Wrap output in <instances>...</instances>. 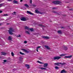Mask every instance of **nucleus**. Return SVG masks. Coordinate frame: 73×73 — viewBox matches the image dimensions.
I'll list each match as a JSON object with an SVG mask.
<instances>
[{
  "label": "nucleus",
  "instance_id": "obj_1",
  "mask_svg": "<svg viewBox=\"0 0 73 73\" xmlns=\"http://www.w3.org/2000/svg\"><path fill=\"white\" fill-rule=\"evenodd\" d=\"M9 34L10 35H13V32H14V30L12 28H10L9 29V30L8 31Z\"/></svg>",
  "mask_w": 73,
  "mask_h": 73
},
{
  "label": "nucleus",
  "instance_id": "obj_2",
  "mask_svg": "<svg viewBox=\"0 0 73 73\" xmlns=\"http://www.w3.org/2000/svg\"><path fill=\"white\" fill-rule=\"evenodd\" d=\"M52 3L53 4H54L57 5L58 4H60L61 3V2L59 1H54Z\"/></svg>",
  "mask_w": 73,
  "mask_h": 73
},
{
  "label": "nucleus",
  "instance_id": "obj_3",
  "mask_svg": "<svg viewBox=\"0 0 73 73\" xmlns=\"http://www.w3.org/2000/svg\"><path fill=\"white\" fill-rule=\"evenodd\" d=\"M61 58V57L60 56H55L54 58L53 59L54 60H59V59H60Z\"/></svg>",
  "mask_w": 73,
  "mask_h": 73
},
{
  "label": "nucleus",
  "instance_id": "obj_4",
  "mask_svg": "<svg viewBox=\"0 0 73 73\" xmlns=\"http://www.w3.org/2000/svg\"><path fill=\"white\" fill-rule=\"evenodd\" d=\"M21 21H25L27 20V19L26 18L24 17H22L21 18Z\"/></svg>",
  "mask_w": 73,
  "mask_h": 73
},
{
  "label": "nucleus",
  "instance_id": "obj_5",
  "mask_svg": "<svg viewBox=\"0 0 73 73\" xmlns=\"http://www.w3.org/2000/svg\"><path fill=\"white\" fill-rule=\"evenodd\" d=\"M54 64L55 65H56L57 66H60V65H61V62H57V63H54Z\"/></svg>",
  "mask_w": 73,
  "mask_h": 73
},
{
  "label": "nucleus",
  "instance_id": "obj_6",
  "mask_svg": "<svg viewBox=\"0 0 73 73\" xmlns=\"http://www.w3.org/2000/svg\"><path fill=\"white\" fill-rule=\"evenodd\" d=\"M48 65V64L47 63H45L44 64L43 67H44V68H46Z\"/></svg>",
  "mask_w": 73,
  "mask_h": 73
},
{
  "label": "nucleus",
  "instance_id": "obj_7",
  "mask_svg": "<svg viewBox=\"0 0 73 73\" xmlns=\"http://www.w3.org/2000/svg\"><path fill=\"white\" fill-rule=\"evenodd\" d=\"M42 38L44 39H49V38L48 36H42Z\"/></svg>",
  "mask_w": 73,
  "mask_h": 73
},
{
  "label": "nucleus",
  "instance_id": "obj_8",
  "mask_svg": "<svg viewBox=\"0 0 73 73\" xmlns=\"http://www.w3.org/2000/svg\"><path fill=\"white\" fill-rule=\"evenodd\" d=\"M44 47L47 49H50V48L47 45H45L44 46Z\"/></svg>",
  "mask_w": 73,
  "mask_h": 73
},
{
  "label": "nucleus",
  "instance_id": "obj_9",
  "mask_svg": "<svg viewBox=\"0 0 73 73\" xmlns=\"http://www.w3.org/2000/svg\"><path fill=\"white\" fill-rule=\"evenodd\" d=\"M1 55H2L3 56H5L6 54H7L6 53L4 52H1Z\"/></svg>",
  "mask_w": 73,
  "mask_h": 73
},
{
  "label": "nucleus",
  "instance_id": "obj_10",
  "mask_svg": "<svg viewBox=\"0 0 73 73\" xmlns=\"http://www.w3.org/2000/svg\"><path fill=\"white\" fill-rule=\"evenodd\" d=\"M63 49H64V50H68V48L66 46H64L63 47Z\"/></svg>",
  "mask_w": 73,
  "mask_h": 73
},
{
  "label": "nucleus",
  "instance_id": "obj_11",
  "mask_svg": "<svg viewBox=\"0 0 73 73\" xmlns=\"http://www.w3.org/2000/svg\"><path fill=\"white\" fill-rule=\"evenodd\" d=\"M65 58H71L72 57V55H70L68 56H65Z\"/></svg>",
  "mask_w": 73,
  "mask_h": 73
},
{
  "label": "nucleus",
  "instance_id": "obj_12",
  "mask_svg": "<svg viewBox=\"0 0 73 73\" xmlns=\"http://www.w3.org/2000/svg\"><path fill=\"white\" fill-rule=\"evenodd\" d=\"M25 66L27 68V69H29V68H30V66H29V65L28 64H25Z\"/></svg>",
  "mask_w": 73,
  "mask_h": 73
},
{
  "label": "nucleus",
  "instance_id": "obj_13",
  "mask_svg": "<svg viewBox=\"0 0 73 73\" xmlns=\"http://www.w3.org/2000/svg\"><path fill=\"white\" fill-rule=\"evenodd\" d=\"M27 13H29V14H30V15H33V14L30 11H27Z\"/></svg>",
  "mask_w": 73,
  "mask_h": 73
},
{
  "label": "nucleus",
  "instance_id": "obj_14",
  "mask_svg": "<svg viewBox=\"0 0 73 73\" xmlns=\"http://www.w3.org/2000/svg\"><path fill=\"white\" fill-rule=\"evenodd\" d=\"M27 13H29V14H30V15H33V14L30 11H27Z\"/></svg>",
  "mask_w": 73,
  "mask_h": 73
},
{
  "label": "nucleus",
  "instance_id": "obj_15",
  "mask_svg": "<svg viewBox=\"0 0 73 73\" xmlns=\"http://www.w3.org/2000/svg\"><path fill=\"white\" fill-rule=\"evenodd\" d=\"M27 13H29V14H30V15H33V14L30 11H27Z\"/></svg>",
  "mask_w": 73,
  "mask_h": 73
},
{
  "label": "nucleus",
  "instance_id": "obj_16",
  "mask_svg": "<svg viewBox=\"0 0 73 73\" xmlns=\"http://www.w3.org/2000/svg\"><path fill=\"white\" fill-rule=\"evenodd\" d=\"M61 73H66V71H65V70H62L61 72Z\"/></svg>",
  "mask_w": 73,
  "mask_h": 73
},
{
  "label": "nucleus",
  "instance_id": "obj_17",
  "mask_svg": "<svg viewBox=\"0 0 73 73\" xmlns=\"http://www.w3.org/2000/svg\"><path fill=\"white\" fill-rule=\"evenodd\" d=\"M22 50H23L25 52H26V53H28V51H27V50L25 49H22Z\"/></svg>",
  "mask_w": 73,
  "mask_h": 73
},
{
  "label": "nucleus",
  "instance_id": "obj_18",
  "mask_svg": "<svg viewBox=\"0 0 73 73\" xmlns=\"http://www.w3.org/2000/svg\"><path fill=\"white\" fill-rule=\"evenodd\" d=\"M60 65H62V66H63L64 65H66V63H62L61 62H60Z\"/></svg>",
  "mask_w": 73,
  "mask_h": 73
},
{
  "label": "nucleus",
  "instance_id": "obj_19",
  "mask_svg": "<svg viewBox=\"0 0 73 73\" xmlns=\"http://www.w3.org/2000/svg\"><path fill=\"white\" fill-rule=\"evenodd\" d=\"M41 48V46H38L36 48V50L37 52H38V49L39 48Z\"/></svg>",
  "mask_w": 73,
  "mask_h": 73
},
{
  "label": "nucleus",
  "instance_id": "obj_20",
  "mask_svg": "<svg viewBox=\"0 0 73 73\" xmlns=\"http://www.w3.org/2000/svg\"><path fill=\"white\" fill-rule=\"evenodd\" d=\"M13 3L14 4H15L16 3L17 4H18V1H16L15 0L13 1Z\"/></svg>",
  "mask_w": 73,
  "mask_h": 73
},
{
  "label": "nucleus",
  "instance_id": "obj_21",
  "mask_svg": "<svg viewBox=\"0 0 73 73\" xmlns=\"http://www.w3.org/2000/svg\"><path fill=\"white\" fill-rule=\"evenodd\" d=\"M39 27H45V26L42 25H38Z\"/></svg>",
  "mask_w": 73,
  "mask_h": 73
},
{
  "label": "nucleus",
  "instance_id": "obj_22",
  "mask_svg": "<svg viewBox=\"0 0 73 73\" xmlns=\"http://www.w3.org/2000/svg\"><path fill=\"white\" fill-rule=\"evenodd\" d=\"M44 59V58H42V57H40L38 58V60H43Z\"/></svg>",
  "mask_w": 73,
  "mask_h": 73
},
{
  "label": "nucleus",
  "instance_id": "obj_23",
  "mask_svg": "<svg viewBox=\"0 0 73 73\" xmlns=\"http://www.w3.org/2000/svg\"><path fill=\"white\" fill-rule=\"evenodd\" d=\"M35 12L36 13H40V12L37 10L35 11Z\"/></svg>",
  "mask_w": 73,
  "mask_h": 73
},
{
  "label": "nucleus",
  "instance_id": "obj_24",
  "mask_svg": "<svg viewBox=\"0 0 73 73\" xmlns=\"http://www.w3.org/2000/svg\"><path fill=\"white\" fill-rule=\"evenodd\" d=\"M58 33L59 34H61V33H62V32L60 31H58Z\"/></svg>",
  "mask_w": 73,
  "mask_h": 73
},
{
  "label": "nucleus",
  "instance_id": "obj_25",
  "mask_svg": "<svg viewBox=\"0 0 73 73\" xmlns=\"http://www.w3.org/2000/svg\"><path fill=\"white\" fill-rule=\"evenodd\" d=\"M25 33H26L27 34H28V35H30V33H29V32L27 31H25Z\"/></svg>",
  "mask_w": 73,
  "mask_h": 73
},
{
  "label": "nucleus",
  "instance_id": "obj_26",
  "mask_svg": "<svg viewBox=\"0 0 73 73\" xmlns=\"http://www.w3.org/2000/svg\"><path fill=\"white\" fill-rule=\"evenodd\" d=\"M65 55L64 54H61L60 55V57H63V56H65Z\"/></svg>",
  "mask_w": 73,
  "mask_h": 73
},
{
  "label": "nucleus",
  "instance_id": "obj_27",
  "mask_svg": "<svg viewBox=\"0 0 73 73\" xmlns=\"http://www.w3.org/2000/svg\"><path fill=\"white\" fill-rule=\"evenodd\" d=\"M55 68V69H57V70H58V69H59V67L58 66H56Z\"/></svg>",
  "mask_w": 73,
  "mask_h": 73
},
{
  "label": "nucleus",
  "instance_id": "obj_28",
  "mask_svg": "<svg viewBox=\"0 0 73 73\" xmlns=\"http://www.w3.org/2000/svg\"><path fill=\"white\" fill-rule=\"evenodd\" d=\"M25 29H29V27H27V26H26L25 27Z\"/></svg>",
  "mask_w": 73,
  "mask_h": 73
},
{
  "label": "nucleus",
  "instance_id": "obj_29",
  "mask_svg": "<svg viewBox=\"0 0 73 73\" xmlns=\"http://www.w3.org/2000/svg\"><path fill=\"white\" fill-rule=\"evenodd\" d=\"M20 53L21 54H22V55H25V54L23 53H22L21 52H20Z\"/></svg>",
  "mask_w": 73,
  "mask_h": 73
},
{
  "label": "nucleus",
  "instance_id": "obj_30",
  "mask_svg": "<svg viewBox=\"0 0 73 73\" xmlns=\"http://www.w3.org/2000/svg\"><path fill=\"white\" fill-rule=\"evenodd\" d=\"M40 69H44V70H47V69H46V68H44L43 67H41L40 68Z\"/></svg>",
  "mask_w": 73,
  "mask_h": 73
},
{
  "label": "nucleus",
  "instance_id": "obj_31",
  "mask_svg": "<svg viewBox=\"0 0 73 73\" xmlns=\"http://www.w3.org/2000/svg\"><path fill=\"white\" fill-rule=\"evenodd\" d=\"M24 5H25V7H27V8H28V7H29V6L27 4H25Z\"/></svg>",
  "mask_w": 73,
  "mask_h": 73
},
{
  "label": "nucleus",
  "instance_id": "obj_32",
  "mask_svg": "<svg viewBox=\"0 0 73 73\" xmlns=\"http://www.w3.org/2000/svg\"><path fill=\"white\" fill-rule=\"evenodd\" d=\"M54 13H56V14H57V15H60L58 13H57L56 11H53Z\"/></svg>",
  "mask_w": 73,
  "mask_h": 73
},
{
  "label": "nucleus",
  "instance_id": "obj_33",
  "mask_svg": "<svg viewBox=\"0 0 73 73\" xmlns=\"http://www.w3.org/2000/svg\"><path fill=\"white\" fill-rule=\"evenodd\" d=\"M29 29L30 30L31 32H33V28L30 29Z\"/></svg>",
  "mask_w": 73,
  "mask_h": 73
},
{
  "label": "nucleus",
  "instance_id": "obj_34",
  "mask_svg": "<svg viewBox=\"0 0 73 73\" xmlns=\"http://www.w3.org/2000/svg\"><path fill=\"white\" fill-rule=\"evenodd\" d=\"M22 57H19V60H20L21 61H22Z\"/></svg>",
  "mask_w": 73,
  "mask_h": 73
},
{
  "label": "nucleus",
  "instance_id": "obj_35",
  "mask_svg": "<svg viewBox=\"0 0 73 73\" xmlns=\"http://www.w3.org/2000/svg\"><path fill=\"white\" fill-rule=\"evenodd\" d=\"M37 62H38L39 64H42V63L41 62H40L38 61H37Z\"/></svg>",
  "mask_w": 73,
  "mask_h": 73
},
{
  "label": "nucleus",
  "instance_id": "obj_36",
  "mask_svg": "<svg viewBox=\"0 0 73 73\" xmlns=\"http://www.w3.org/2000/svg\"><path fill=\"white\" fill-rule=\"evenodd\" d=\"M3 16H8V14H3Z\"/></svg>",
  "mask_w": 73,
  "mask_h": 73
},
{
  "label": "nucleus",
  "instance_id": "obj_37",
  "mask_svg": "<svg viewBox=\"0 0 73 73\" xmlns=\"http://www.w3.org/2000/svg\"><path fill=\"white\" fill-rule=\"evenodd\" d=\"M9 40H12V38H11V36H9Z\"/></svg>",
  "mask_w": 73,
  "mask_h": 73
},
{
  "label": "nucleus",
  "instance_id": "obj_38",
  "mask_svg": "<svg viewBox=\"0 0 73 73\" xmlns=\"http://www.w3.org/2000/svg\"><path fill=\"white\" fill-rule=\"evenodd\" d=\"M11 54L12 56H13H13H14V54H13V52H12Z\"/></svg>",
  "mask_w": 73,
  "mask_h": 73
},
{
  "label": "nucleus",
  "instance_id": "obj_39",
  "mask_svg": "<svg viewBox=\"0 0 73 73\" xmlns=\"http://www.w3.org/2000/svg\"><path fill=\"white\" fill-rule=\"evenodd\" d=\"M3 62H7V60H3Z\"/></svg>",
  "mask_w": 73,
  "mask_h": 73
},
{
  "label": "nucleus",
  "instance_id": "obj_40",
  "mask_svg": "<svg viewBox=\"0 0 73 73\" xmlns=\"http://www.w3.org/2000/svg\"><path fill=\"white\" fill-rule=\"evenodd\" d=\"M3 5V4H0V7H2Z\"/></svg>",
  "mask_w": 73,
  "mask_h": 73
},
{
  "label": "nucleus",
  "instance_id": "obj_41",
  "mask_svg": "<svg viewBox=\"0 0 73 73\" xmlns=\"http://www.w3.org/2000/svg\"><path fill=\"white\" fill-rule=\"evenodd\" d=\"M24 43H25V44H26V43H27V41H25L24 42Z\"/></svg>",
  "mask_w": 73,
  "mask_h": 73
},
{
  "label": "nucleus",
  "instance_id": "obj_42",
  "mask_svg": "<svg viewBox=\"0 0 73 73\" xmlns=\"http://www.w3.org/2000/svg\"><path fill=\"white\" fill-rule=\"evenodd\" d=\"M30 3L31 4V3L32 2V0H30Z\"/></svg>",
  "mask_w": 73,
  "mask_h": 73
},
{
  "label": "nucleus",
  "instance_id": "obj_43",
  "mask_svg": "<svg viewBox=\"0 0 73 73\" xmlns=\"http://www.w3.org/2000/svg\"><path fill=\"white\" fill-rule=\"evenodd\" d=\"M33 6L35 7H36V6L35 5H33Z\"/></svg>",
  "mask_w": 73,
  "mask_h": 73
},
{
  "label": "nucleus",
  "instance_id": "obj_44",
  "mask_svg": "<svg viewBox=\"0 0 73 73\" xmlns=\"http://www.w3.org/2000/svg\"><path fill=\"white\" fill-rule=\"evenodd\" d=\"M72 10H73V9H69V11H72Z\"/></svg>",
  "mask_w": 73,
  "mask_h": 73
},
{
  "label": "nucleus",
  "instance_id": "obj_45",
  "mask_svg": "<svg viewBox=\"0 0 73 73\" xmlns=\"http://www.w3.org/2000/svg\"><path fill=\"white\" fill-rule=\"evenodd\" d=\"M21 36V35H19V36H17L18 37H20Z\"/></svg>",
  "mask_w": 73,
  "mask_h": 73
},
{
  "label": "nucleus",
  "instance_id": "obj_46",
  "mask_svg": "<svg viewBox=\"0 0 73 73\" xmlns=\"http://www.w3.org/2000/svg\"><path fill=\"white\" fill-rule=\"evenodd\" d=\"M2 12H3V11H2L1 10H0V13H2Z\"/></svg>",
  "mask_w": 73,
  "mask_h": 73
},
{
  "label": "nucleus",
  "instance_id": "obj_47",
  "mask_svg": "<svg viewBox=\"0 0 73 73\" xmlns=\"http://www.w3.org/2000/svg\"><path fill=\"white\" fill-rule=\"evenodd\" d=\"M60 28L61 29H63L64 28V27H61Z\"/></svg>",
  "mask_w": 73,
  "mask_h": 73
},
{
  "label": "nucleus",
  "instance_id": "obj_48",
  "mask_svg": "<svg viewBox=\"0 0 73 73\" xmlns=\"http://www.w3.org/2000/svg\"><path fill=\"white\" fill-rule=\"evenodd\" d=\"M12 0H8V1H12Z\"/></svg>",
  "mask_w": 73,
  "mask_h": 73
},
{
  "label": "nucleus",
  "instance_id": "obj_49",
  "mask_svg": "<svg viewBox=\"0 0 73 73\" xmlns=\"http://www.w3.org/2000/svg\"><path fill=\"white\" fill-rule=\"evenodd\" d=\"M23 1V0H20V2H22Z\"/></svg>",
  "mask_w": 73,
  "mask_h": 73
},
{
  "label": "nucleus",
  "instance_id": "obj_50",
  "mask_svg": "<svg viewBox=\"0 0 73 73\" xmlns=\"http://www.w3.org/2000/svg\"><path fill=\"white\" fill-rule=\"evenodd\" d=\"M13 13H14V15H15V14H16V12H14Z\"/></svg>",
  "mask_w": 73,
  "mask_h": 73
},
{
  "label": "nucleus",
  "instance_id": "obj_51",
  "mask_svg": "<svg viewBox=\"0 0 73 73\" xmlns=\"http://www.w3.org/2000/svg\"><path fill=\"white\" fill-rule=\"evenodd\" d=\"M43 14V13H40V14Z\"/></svg>",
  "mask_w": 73,
  "mask_h": 73
},
{
  "label": "nucleus",
  "instance_id": "obj_52",
  "mask_svg": "<svg viewBox=\"0 0 73 73\" xmlns=\"http://www.w3.org/2000/svg\"><path fill=\"white\" fill-rule=\"evenodd\" d=\"M1 25H2V23H0V26H1Z\"/></svg>",
  "mask_w": 73,
  "mask_h": 73
},
{
  "label": "nucleus",
  "instance_id": "obj_53",
  "mask_svg": "<svg viewBox=\"0 0 73 73\" xmlns=\"http://www.w3.org/2000/svg\"><path fill=\"white\" fill-rule=\"evenodd\" d=\"M8 19H6V21H8Z\"/></svg>",
  "mask_w": 73,
  "mask_h": 73
},
{
  "label": "nucleus",
  "instance_id": "obj_54",
  "mask_svg": "<svg viewBox=\"0 0 73 73\" xmlns=\"http://www.w3.org/2000/svg\"><path fill=\"white\" fill-rule=\"evenodd\" d=\"M55 8H52V9H55Z\"/></svg>",
  "mask_w": 73,
  "mask_h": 73
},
{
  "label": "nucleus",
  "instance_id": "obj_55",
  "mask_svg": "<svg viewBox=\"0 0 73 73\" xmlns=\"http://www.w3.org/2000/svg\"><path fill=\"white\" fill-rule=\"evenodd\" d=\"M7 25H8V24H9V23H7Z\"/></svg>",
  "mask_w": 73,
  "mask_h": 73
},
{
  "label": "nucleus",
  "instance_id": "obj_56",
  "mask_svg": "<svg viewBox=\"0 0 73 73\" xmlns=\"http://www.w3.org/2000/svg\"><path fill=\"white\" fill-rule=\"evenodd\" d=\"M2 58L1 56H0V58Z\"/></svg>",
  "mask_w": 73,
  "mask_h": 73
},
{
  "label": "nucleus",
  "instance_id": "obj_57",
  "mask_svg": "<svg viewBox=\"0 0 73 73\" xmlns=\"http://www.w3.org/2000/svg\"><path fill=\"white\" fill-rule=\"evenodd\" d=\"M71 63H72V64H73V62H71Z\"/></svg>",
  "mask_w": 73,
  "mask_h": 73
},
{
  "label": "nucleus",
  "instance_id": "obj_58",
  "mask_svg": "<svg viewBox=\"0 0 73 73\" xmlns=\"http://www.w3.org/2000/svg\"><path fill=\"white\" fill-rule=\"evenodd\" d=\"M3 64H4V62H3Z\"/></svg>",
  "mask_w": 73,
  "mask_h": 73
}]
</instances>
